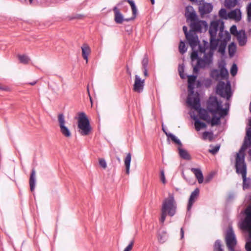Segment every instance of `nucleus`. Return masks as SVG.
Segmentation results:
<instances>
[{"label": "nucleus", "instance_id": "1", "mask_svg": "<svg viewBox=\"0 0 251 251\" xmlns=\"http://www.w3.org/2000/svg\"><path fill=\"white\" fill-rule=\"evenodd\" d=\"M176 207L174 194L169 193L168 197L165 198L162 203L160 222L162 224L164 223L167 215L170 217L175 215L176 213Z\"/></svg>", "mask_w": 251, "mask_h": 251}, {"label": "nucleus", "instance_id": "2", "mask_svg": "<svg viewBox=\"0 0 251 251\" xmlns=\"http://www.w3.org/2000/svg\"><path fill=\"white\" fill-rule=\"evenodd\" d=\"M235 168L236 173L241 174L243 177V188L248 189L251 186V179L247 178V165L245 162V155L244 153L237 154L236 157Z\"/></svg>", "mask_w": 251, "mask_h": 251}, {"label": "nucleus", "instance_id": "3", "mask_svg": "<svg viewBox=\"0 0 251 251\" xmlns=\"http://www.w3.org/2000/svg\"><path fill=\"white\" fill-rule=\"evenodd\" d=\"M78 128L79 132L82 136L89 135L92 130L89 120L84 112L78 114Z\"/></svg>", "mask_w": 251, "mask_h": 251}, {"label": "nucleus", "instance_id": "4", "mask_svg": "<svg viewBox=\"0 0 251 251\" xmlns=\"http://www.w3.org/2000/svg\"><path fill=\"white\" fill-rule=\"evenodd\" d=\"M187 102L193 108L199 110V113L200 118L207 123L210 116L207 114L205 109L200 108V99L198 96L194 97L189 96L187 98Z\"/></svg>", "mask_w": 251, "mask_h": 251}, {"label": "nucleus", "instance_id": "5", "mask_svg": "<svg viewBox=\"0 0 251 251\" xmlns=\"http://www.w3.org/2000/svg\"><path fill=\"white\" fill-rule=\"evenodd\" d=\"M246 217L242 223L241 228L246 230H250L249 236L250 241L246 243L245 248L247 251H251V205L245 210Z\"/></svg>", "mask_w": 251, "mask_h": 251}, {"label": "nucleus", "instance_id": "6", "mask_svg": "<svg viewBox=\"0 0 251 251\" xmlns=\"http://www.w3.org/2000/svg\"><path fill=\"white\" fill-rule=\"evenodd\" d=\"M224 22L222 20L213 21L211 22L209 26V33L210 36H216L217 32L219 28V36L220 39L223 37L224 29Z\"/></svg>", "mask_w": 251, "mask_h": 251}, {"label": "nucleus", "instance_id": "7", "mask_svg": "<svg viewBox=\"0 0 251 251\" xmlns=\"http://www.w3.org/2000/svg\"><path fill=\"white\" fill-rule=\"evenodd\" d=\"M230 90V84L229 81L227 82L226 85L224 81H219L216 86V92L221 97H226L227 99H228L231 96Z\"/></svg>", "mask_w": 251, "mask_h": 251}, {"label": "nucleus", "instance_id": "8", "mask_svg": "<svg viewBox=\"0 0 251 251\" xmlns=\"http://www.w3.org/2000/svg\"><path fill=\"white\" fill-rule=\"evenodd\" d=\"M226 246L230 251H235V247L237 244V240L235 233L231 226H229L226 232Z\"/></svg>", "mask_w": 251, "mask_h": 251}, {"label": "nucleus", "instance_id": "9", "mask_svg": "<svg viewBox=\"0 0 251 251\" xmlns=\"http://www.w3.org/2000/svg\"><path fill=\"white\" fill-rule=\"evenodd\" d=\"M190 26V31L195 33L196 32L201 33L203 30H207L208 25L205 21L197 20L194 22H191Z\"/></svg>", "mask_w": 251, "mask_h": 251}, {"label": "nucleus", "instance_id": "10", "mask_svg": "<svg viewBox=\"0 0 251 251\" xmlns=\"http://www.w3.org/2000/svg\"><path fill=\"white\" fill-rule=\"evenodd\" d=\"M58 122L61 133L67 138L70 137L71 133L69 129L65 125L66 122L63 113L58 114Z\"/></svg>", "mask_w": 251, "mask_h": 251}, {"label": "nucleus", "instance_id": "11", "mask_svg": "<svg viewBox=\"0 0 251 251\" xmlns=\"http://www.w3.org/2000/svg\"><path fill=\"white\" fill-rule=\"evenodd\" d=\"M221 105L222 102L218 101L216 97L210 98L207 103V110L212 114H216Z\"/></svg>", "mask_w": 251, "mask_h": 251}, {"label": "nucleus", "instance_id": "12", "mask_svg": "<svg viewBox=\"0 0 251 251\" xmlns=\"http://www.w3.org/2000/svg\"><path fill=\"white\" fill-rule=\"evenodd\" d=\"M185 16L187 21L194 22L198 20V16L193 6L189 5L185 7Z\"/></svg>", "mask_w": 251, "mask_h": 251}, {"label": "nucleus", "instance_id": "13", "mask_svg": "<svg viewBox=\"0 0 251 251\" xmlns=\"http://www.w3.org/2000/svg\"><path fill=\"white\" fill-rule=\"evenodd\" d=\"M145 85V79H141L138 75H135L133 90L137 93H140L143 92Z\"/></svg>", "mask_w": 251, "mask_h": 251}, {"label": "nucleus", "instance_id": "14", "mask_svg": "<svg viewBox=\"0 0 251 251\" xmlns=\"http://www.w3.org/2000/svg\"><path fill=\"white\" fill-rule=\"evenodd\" d=\"M200 194V190L199 188H196L194 191H193L190 198L189 199L188 203L187 205V210L188 211L190 210L194 203L196 201L199 196Z\"/></svg>", "mask_w": 251, "mask_h": 251}, {"label": "nucleus", "instance_id": "15", "mask_svg": "<svg viewBox=\"0 0 251 251\" xmlns=\"http://www.w3.org/2000/svg\"><path fill=\"white\" fill-rule=\"evenodd\" d=\"M186 38L192 49L195 48L199 43L198 36L195 33H193L192 31H190V35L187 37H186Z\"/></svg>", "mask_w": 251, "mask_h": 251}, {"label": "nucleus", "instance_id": "16", "mask_svg": "<svg viewBox=\"0 0 251 251\" xmlns=\"http://www.w3.org/2000/svg\"><path fill=\"white\" fill-rule=\"evenodd\" d=\"M188 90L190 95H193L194 93V84L197 79V75H188Z\"/></svg>", "mask_w": 251, "mask_h": 251}, {"label": "nucleus", "instance_id": "17", "mask_svg": "<svg viewBox=\"0 0 251 251\" xmlns=\"http://www.w3.org/2000/svg\"><path fill=\"white\" fill-rule=\"evenodd\" d=\"M251 145V128H249L246 132V136L245 137L244 144L241 147L240 151H244Z\"/></svg>", "mask_w": 251, "mask_h": 251}, {"label": "nucleus", "instance_id": "18", "mask_svg": "<svg viewBox=\"0 0 251 251\" xmlns=\"http://www.w3.org/2000/svg\"><path fill=\"white\" fill-rule=\"evenodd\" d=\"M212 9L213 5L210 3H204L199 6V11L202 15L210 13Z\"/></svg>", "mask_w": 251, "mask_h": 251}, {"label": "nucleus", "instance_id": "19", "mask_svg": "<svg viewBox=\"0 0 251 251\" xmlns=\"http://www.w3.org/2000/svg\"><path fill=\"white\" fill-rule=\"evenodd\" d=\"M82 50V56L84 60H86V63L88 62V56L91 52V49L89 46L86 44L84 43L81 47Z\"/></svg>", "mask_w": 251, "mask_h": 251}, {"label": "nucleus", "instance_id": "20", "mask_svg": "<svg viewBox=\"0 0 251 251\" xmlns=\"http://www.w3.org/2000/svg\"><path fill=\"white\" fill-rule=\"evenodd\" d=\"M219 68H220V79H224L228 78V72L226 68V63L223 62L219 64Z\"/></svg>", "mask_w": 251, "mask_h": 251}, {"label": "nucleus", "instance_id": "21", "mask_svg": "<svg viewBox=\"0 0 251 251\" xmlns=\"http://www.w3.org/2000/svg\"><path fill=\"white\" fill-rule=\"evenodd\" d=\"M114 13V20L116 23L120 24L124 22V17L117 6L113 9Z\"/></svg>", "mask_w": 251, "mask_h": 251}, {"label": "nucleus", "instance_id": "22", "mask_svg": "<svg viewBox=\"0 0 251 251\" xmlns=\"http://www.w3.org/2000/svg\"><path fill=\"white\" fill-rule=\"evenodd\" d=\"M240 46H244L247 42V37L244 30H241L236 36Z\"/></svg>", "mask_w": 251, "mask_h": 251}, {"label": "nucleus", "instance_id": "23", "mask_svg": "<svg viewBox=\"0 0 251 251\" xmlns=\"http://www.w3.org/2000/svg\"><path fill=\"white\" fill-rule=\"evenodd\" d=\"M228 17L230 19L235 20L236 21H240L241 19V12L239 9L233 10L228 13Z\"/></svg>", "mask_w": 251, "mask_h": 251}, {"label": "nucleus", "instance_id": "24", "mask_svg": "<svg viewBox=\"0 0 251 251\" xmlns=\"http://www.w3.org/2000/svg\"><path fill=\"white\" fill-rule=\"evenodd\" d=\"M191 170L195 174L199 183H202L203 182V176L201 170L199 168H192Z\"/></svg>", "mask_w": 251, "mask_h": 251}, {"label": "nucleus", "instance_id": "25", "mask_svg": "<svg viewBox=\"0 0 251 251\" xmlns=\"http://www.w3.org/2000/svg\"><path fill=\"white\" fill-rule=\"evenodd\" d=\"M35 170L34 168H33L31 170V172L30 176L29 178V186L31 192L34 191L35 187V183H36V179H35Z\"/></svg>", "mask_w": 251, "mask_h": 251}, {"label": "nucleus", "instance_id": "26", "mask_svg": "<svg viewBox=\"0 0 251 251\" xmlns=\"http://www.w3.org/2000/svg\"><path fill=\"white\" fill-rule=\"evenodd\" d=\"M212 55L213 53L212 52H210L208 55L205 54L204 55V59H198V65L201 66V63H205L206 65L211 64L212 61Z\"/></svg>", "mask_w": 251, "mask_h": 251}, {"label": "nucleus", "instance_id": "27", "mask_svg": "<svg viewBox=\"0 0 251 251\" xmlns=\"http://www.w3.org/2000/svg\"><path fill=\"white\" fill-rule=\"evenodd\" d=\"M162 130L164 133L166 135L168 138H170L173 142L180 146H182V144L180 140L176 138L174 134L171 133H168L164 127L162 126Z\"/></svg>", "mask_w": 251, "mask_h": 251}, {"label": "nucleus", "instance_id": "28", "mask_svg": "<svg viewBox=\"0 0 251 251\" xmlns=\"http://www.w3.org/2000/svg\"><path fill=\"white\" fill-rule=\"evenodd\" d=\"M182 146H179V147L178 148V150L179 151V155L180 156L181 158L182 159H184L185 160H189L191 159V156L188 153V152L184 150L181 148Z\"/></svg>", "mask_w": 251, "mask_h": 251}, {"label": "nucleus", "instance_id": "29", "mask_svg": "<svg viewBox=\"0 0 251 251\" xmlns=\"http://www.w3.org/2000/svg\"><path fill=\"white\" fill-rule=\"evenodd\" d=\"M168 238L167 232L164 230H160L157 234V239L158 242L161 243H164Z\"/></svg>", "mask_w": 251, "mask_h": 251}, {"label": "nucleus", "instance_id": "30", "mask_svg": "<svg viewBox=\"0 0 251 251\" xmlns=\"http://www.w3.org/2000/svg\"><path fill=\"white\" fill-rule=\"evenodd\" d=\"M193 118L195 121V126L196 130L199 131L201 128H205L206 127V124L200 121L197 118V116H194Z\"/></svg>", "mask_w": 251, "mask_h": 251}, {"label": "nucleus", "instance_id": "31", "mask_svg": "<svg viewBox=\"0 0 251 251\" xmlns=\"http://www.w3.org/2000/svg\"><path fill=\"white\" fill-rule=\"evenodd\" d=\"M213 116L211 119L210 117L207 122L208 124L210 123L211 126L220 125V117H217L216 114H212Z\"/></svg>", "mask_w": 251, "mask_h": 251}, {"label": "nucleus", "instance_id": "32", "mask_svg": "<svg viewBox=\"0 0 251 251\" xmlns=\"http://www.w3.org/2000/svg\"><path fill=\"white\" fill-rule=\"evenodd\" d=\"M131 160V154L130 153H128L125 159V164L126 166V174L128 175L129 174V168L130 162Z\"/></svg>", "mask_w": 251, "mask_h": 251}, {"label": "nucleus", "instance_id": "33", "mask_svg": "<svg viewBox=\"0 0 251 251\" xmlns=\"http://www.w3.org/2000/svg\"><path fill=\"white\" fill-rule=\"evenodd\" d=\"M216 37L210 36V47L212 50H215L218 45L219 39H216Z\"/></svg>", "mask_w": 251, "mask_h": 251}, {"label": "nucleus", "instance_id": "34", "mask_svg": "<svg viewBox=\"0 0 251 251\" xmlns=\"http://www.w3.org/2000/svg\"><path fill=\"white\" fill-rule=\"evenodd\" d=\"M219 70L218 69H213L211 70L210 73V76L213 79H215L216 80L220 79V75Z\"/></svg>", "mask_w": 251, "mask_h": 251}, {"label": "nucleus", "instance_id": "35", "mask_svg": "<svg viewBox=\"0 0 251 251\" xmlns=\"http://www.w3.org/2000/svg\"><path fill=\"white\" fill-rule=\"evenodd\" d=\"M213 251H224L222 248L221 241L220 240H217L215 242L213 247Z\"/></svg>", "mask_w": 251, "mask_h": 251}, {"label": "nucleus", "instance_id": "36", "mask_svg": "<svg viewBox=\"0 0 251 251\" xmlns=\"http://www.w3.org/2000/svg\"><path fill=\"white\" fill-rule=\"evenodd\" d=\"M226 44L227 42H226V40H221L218 50L219 52H220L222 54H224L225 53Z\"/></svg>", "mask_w": 251, "mask_h": 251}, {"label": "nucleus", "instance_id": "37", "mask_svg": "<svg viewBox=\"0 0 251 251\" xmlns=\"http://www.w3.org/2000/svg\"><path fill=\"white\" fill-rule=\"evenodd\" d=\"M237 3V0H225V6L227 8L234 7Z\"/></svg>", "mask_w": 251, "mask_h": 251}, {"label": "nucleus", "instance_id": "38", "mask_svg": "<svg viewBox=\"0 0 251 251\" xmlns=\"http://www.w3.org/2000/svg\"><path fill=\"white\" fill-rule=\"evenodd\" d=\"M236 50V46L234 43H231L228 46V53L230 56H232L235 53Z\"/></svg>", "mask_w": 251, "mask_h": 251}, {"label": "nucleus", "instance_id": "39", "mask_svg": "<svg viewBox=\"0 0 251 251\" xmlns=\"http://www.w3.org/2000/svg\"><path fill=\"white\" fill-rule=\"evenodd\" d=\"M18 58L20 62L24 64H28L30 60L29 57L25 55H19Z\"/></svg>", "mask_w": 251, "mask_h": 251}, {"label": "nucleus", "instance_id": "40", "mask_svg": "<svg viewBox=\"0 0 251 251\" xmlns=\"http://www.w3.org/2000/svg\"><path fill=\"white\" fill-rule=\"evenodd\" d=\"M219 16L223 19H227L228 17V13L227 14L226 10L225 8H221L219 12Z\"/></svg>", "mask_w": 251, "mask_h": 251}, {"label": "nucleus", "instance_id": "41", "mask_svg": "<svg viewBox=\"0 0 251 251\" xmlns=\"http://www.w3.org/2000/svg\"><path fill=\"white\" fill-rule=\"evenodd\" d=\"M149 58L147 54H145L142 61V69L148 68Z\"/></svg>", "mask_w": 251, "mask_h": 251}, {"label": "nucleus", "instance_id": "42", "mask_svg": "<svg viewBox=\"0 0 251 251\" xmlns=\"http://www.w3.org/2000/svg\"><path fill=\"white\" fill-rule=\"evenodd\" d=\"M179 51L181 54L184 53L187 51V48L183 41H180L179 44Z\"/></svg>", "mask_w": 251, "mask_h": 251}, {"label": "nucleus", "instance_id": "43", "mask_svg": "<svg viewBox=\"0 0 251 251\" xmlns=\"http://www.w3.org/2000/svg\"><path fill=\"white\" fill-rule=\"evenodd\" d=\"M126 1L130 4L131 6L132 11V14L135 15V14H137V9L136 8L134 2L132 0H126Z\"/></svg>", "mask_w": 251, "mask_h": 251}, {"label": "nucleus", "instance_id": "44", "mask_svg": "<svg viewBox=\"0 0 251 251\" xmlns=\"http://www.w3.org/2000/svg\"><path fill=\"white\" fill-rule=\"evenodd\" d=\"M210 147H212V148L209 150V152L212 154H215L219 151L220 148V145L219 144H217L215 146L210 145Z\"/></svg>", "mask_w": 251, "mask_h": 251}, {"label": "nucleus", "instance_id": "45", "mask_svg": "<svg viewBox=\"0 0 251 251\" xmlns=\"http://www.w3.org/2000/svg\"><path fill=\"white\" fill-rule=\"evenodd\" d=\"M218 111L220 117H224L227 114V109L223 108L222 105L219 108Z\"/></svg>", "mask_w": 251, "mask_h": 251}, {"label": "nucleus", "instance_id": "46", "mask_svg": "<svg viewBox=\"0 0 251 251\" xmlns=\"http://www.w3.org/2000/svg\"><path fill=\"white\" fill-rule=\"evenodd\" d=\"M208 137L210 141L213 139V133L211 132L205 131L202 134V138L203 139H206Z\"/></svg>", "mask_w": 251, "mask_h": 251}, {"label": "nucleus", "instance_id": "47", "mask_svg": "<svg viewBox=\"0 0 251 251\" xmlns=\"http://www.w3.org/2000/svg\"><path fill=\"white\" fill-rule=\"evenodd\" d=\"M247 20L248 22L251 21V2L247 7Z\"/></svg>", "mask_w": 251, "mask_h": 251}, {"label": "nucleus", "instance_id": "48", "mask_svg": "<svg viewBox=\"0 0 251 251\" xmlns=\"http://www.w3.org/2000/svg\"><path fill=\"white\" fill-rule=\"evenodd\" d=\"M178 70V72H179V74L180 77L182 79L185 78V75L184 74V67L183 66H180V65H179Z\"/></svg>", "mask_w": 251, "mask_h": 251}, {"label": "nucleus", "instance_id": "49", "mask_svg": "<svg viewBox=\"0 0 251 251\" xmlns=\"http://www.w3.org/2000/svg\"><path fill=\"white\" fill-rule=\"evenodd\" d=\"M230 31L231 33L234 36H237L239 33V31H237V27L235 25H233L230 27Z\"/></svg>", "mask_w": 251, "mask_h": 251}, {"label": "nucleus", "instance_id": "50", "mask_svg": "<svg viewBox=\"0 0 251 251\" xmlns=\"http://www.w3.org/2000/svg\"><path fill=\"white\" fill-rule=\"evenodd\" d=\"M224 33L225 37L222 40H226V42H227L228 41H229L230 39L231 35H230V33L226 30H225V31L224 30L223 33Z\"/></svg>", "mask_w": 251, "mask_h": 251}, {"label": "nucleus", "instance_id": "51", "mask_svg": "<svg viewBox=\"0 0 251 251\" xmlns=\"http://www.w3.org/2000/svg\"><path fill=\"white\" fill-rule=\"evenodd\" d=\"M191 57L192 60H194L195 59H197L198 60V59L200 58L199 57L198 51L194 50L191 54Z\"/></svg>", "mask_w": 251, "mask_h": 251}, {"label": "nucleus", "instance_id": "52", "mask_svg": "<svg viewBox=\"0 0 251 251\" xmlns=\"http://www.w3.org/2000/svg\"><path fill=\"white\" fill-rule=\"evenodd\" d=\"M134 241L133 240L131 241L130 242V243L129 244V245L125 249L124 251H130L132 249L133 246L134 245Z\"/></svg>", "mask_w": 251, "mask_h": 251}, {"label": "nucleus", "instance_id": "53", "mask_svg": "<svg viewBox=\"0 0 251 251\" xmlns=\"http://www.w3.org/2000/svg\"><path fill=\"white\" fill-rule=\"evenodd\" d=\"M237 67L236 64H234L231 68L230 73L232 75H234L237 74Z\"/></svg>", "mask_w": 251, "mask_h": 251}, {"label": "nucleus", "instance_id": "54", "mask_svg": "<svg viewBox=\"0 0 251 251\" xmlns=\"http://www.w3.org/2000/svg\"><path fill=\"white\" fill-rule=\"evenodd\" d=\"M99 164L103 169H105L106 168V162L103 158H101L99 160Z\"/></svg>", "mask_w": 251, "mask_h": 251}, {"label": "nucleus", "instance_id": "55", "mask_svg": "<svg viewBox=\"0 0 251 251\" xmlns=\"http://www.w3.org/2000/svg\"><path fill=\"white\" fill-rule=\"evenodd\" d=\"M213 177V175L212 174H209L207 176H206L204 179V183H209L211 180L212 179Z\"/></svg>", "mask_w": 251, "mask_h": 251}, {"label": "nucleus", "instance_id": "56", "mask_svg": "<svg viewBox=\"0 0 251 251\" xmlns=\"http://www.w3.org/2000/svg\"><path fill=\"white\" fill-rule=\"evenodd\" d=\"M182 29L186 37H187L189 35H190V31L188 32V28L186 26L184 25L182 27Z\"/></svg>", "mask_w": 251, "mask_h": 251}, {"label": "nucleus", "instance_id": "57", "mask_svg": "<svg viewBox=\"0 0 251 251\" xmlns=\"http://www.w3.org/2000/svg\"><path fill=\"white\" fill-rule=\"evenodd\" d=\"M136 16H137V14H135V15L132 14V16L129 18H126V19L124 18V21L129 22L130 21H133L135 19V18L136 17Z\"/></svg>", "mask_w": 251, "mask_h": 251}, {"label": "nucleus", "instance_id": "58", "mask_svg": "<svg viewBox=\"0 0 251 251\" xmlns=\"http://www.w3.org/2000/svg\"><path fill=\"white\" fill-rule=\"evenodd\" d=\"M161 180L163 183H165V178L164 176V171L162 170L161 171Z\"/></svg>", "mask_w": 251, "mask_h": 251}, {"label": "nucleus", "instance_id": "59", "mask_svg": "<svg viewBox=\"0 0 251 251\" xmlns=\"http://www.w3.org/2000/svg\"><path fill=\"white\" fill-rule=\"evenodd\" d=\"M199 50L201 53H204L205 51V48L204 47H202L201 45H199Z\"/></svg>", "mask_w": 251, "mask_h": 251}, {"label": "nucleus", "instance_id": "60", "mask_svg": "<svg viewBox=\"0 0 251 251\" xmlns=\"http://www.w3.org/2000/svg\"><path fill=\"white\" fill-rule=\"evenodd\" d=\"M201 68L198 65H196L193 68V72L195 73H198L199 71V69Z\"/></svg>", "mask_w": 251, "mask_h": 251}, {"label": "nucleus", "instance_id": "61", "mask_svg": "<svg viewBox=\"0 0 251 251\" xmlns=\"http://www.w3.org/2000/svg\"><path fill=\"white\" fill-rule=\"evenodd\" d=\"M126 72L130 76H131V71L128 66H126Z\"/></svg>", "mask_w": 251, "mask_h": 251}, {"label": "nucleus", "instance_id": "62", "mask_svg": "<svg viewBox=\"0 0 251 251\" xmlns=\"http://www.w3.org/2000/svg\"><path fill=\"white\" fill-rule=\"evenodd\" d=\"M143 70V73L145 75V76L147 77L149 75L148 73V68L146 69H142Z\"/></svg>", "mask_w": 251, "mask_h": 251}, {"label": "nucleus", "instance_id": "63", "mask_svg": "<svg viewBox=\"0 0 251 251\" xmlns=\"http://www.w3.org/2000/svg\"><path fill=\"white\" fill-rule=\"evenodd\" d=\"M80 17H81L80 15H76L75 16L70 17V20H73V19H79V18H80Z\"/></svg>", "mask_w": 251, "mask_h": 251}, {"label": "nucleus", "instance_id": "64", "mask_svg": "<svg viewBox=\"0 0 251 251\" xmlns=\"http://www.w3.org/2000/svg\"><path fill=\"white\" fill-rule=\"evenodd\" d=\"M180 236L181 239L184 237V230L182 227L180 229Z\"/></svg>", "mask_w": 251, "mask_h": 251}]
</instances>
